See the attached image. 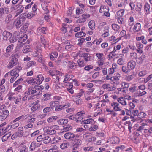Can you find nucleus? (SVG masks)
<instances>
[{
  "label": "nucleus",
  "instance_id": "f257e3e1",
  "mask_svg": "<svg viewBox=\"0 0 152 152\" xmlns=\"http://www.w3.org/2000/svg\"><path fill=\"white\" fill-rule=\"evenodd\" d=\"M22 68L21 66L17 67L8 73H7L5 75V77H10L11 76L10 82L11 83H13L19 75V73L22 70Z\"/></svg>",
  "mask_w": 152,
  "mask_h": 152
},
{
  "label": "nucleus",
  "instance_id": "f03ea898",
  "mask_svg": "<svg viewBox=\"0 0 152 152\" xmlns=\"http://www.w3.org/2000/svg\"><path fill=\"white\" fill-rule=\"evenodd\" d=\"M26 18L23 15H21L14 21L13 25L17 28L22 26L25 22Z\"/></svg>",
  "mask_w": 152,
  "mask_h": 152
},
{
  "label": "nucleus",
  "instance_id": "7ed1b4c3",
  "mask_svg": "<svg viewBox=\"0 0 152 152\" xmlns=\"http://www.w3.org/2000/svg\"><path fill=\"white\" fill-rule=\"evenodd\" d=\"M59 129V126L54 125L50 126H47L43 128V131L45 134L48 135H52L55 134L56 131V130Z\"/></svg>",
  "mask_w": 152,
  "mask_h": 152
},
{
  "label": "nucleus",
  "instance_id": "20e7f679",
  "mask_svg": "<svg viewBox=\"0 0 152 152\" xmlns=\"http://www.w3.org/2000/svg\"><path fill=\"white\" fill-rule=\"evenodd\" d=\"M37 140L38 142L42 141L45 144H47L50 142L51 139L50 137L45 134L41 135L37 138Z\"/></svg>",
  "mask_w": 152,
  "mask_h": 152
},
{
  "label": "nucleus",
  "instance_id": "39448f33",
  "mask_svg": "<svg viewBox=\"0 0 152 152\" xmlns=\"http://www.w3.org/2000/svg\"><path fill=\"white\" fill-rule=\"evenodd\" d=\"M9 114V111L7 110L6 107L2 105L0 107V117L3 119H5Z\"/></svg>",
  "mask_w": 152,
  "mask_h": 152
},
{
  "label": "nucleus",
  "instance_id": "423d86ee",
  "mask_svg": "<svg viewBox=\"0 0 152 152\" xmlns=\"http://www.w3.org/2000/svg\"><path fill=\"white\" fill-rule=\"evenodd\" d=\"M23 127H19L18 131L11 136V139L13 140L17 137H21L23 136Z\"/></svg>",
  "mask_w": 152,
  "mask_h": 152
},
{
  "label": "nucleus",
  "instance_id": "0eeeda50",
  "mask_svg": "<svg viewBox=\"0 0 152 152\" xmlns=\"http://www.w3.org/2000/svg\"><path fill=\"white\" fill-rule=\"evenodd\" d=\"M39 92L36 90L35 86L34 87L33 86L30 87L27 91L25 92V94L29 95L34 94L35 95H39Z\"/></svg>",
  "mask_w": 152,
  "mask_h": 152
},
{
  "label": "nucleus",
  "instance_id": "6e6552de",
  "mask_svg": "<svg viewBox=\"0 0 152 152\" xmlns=\"http://www.w3.org/2000/svg\"><path fill=\"white\" fill-rule=\"evenodd\" d=\"M78 137H75L74 138V144L72 147V150H76L77 148L80 146L82 143V141L81 140L78 138Z\"/></svg>",
  "mask_w": 152,
  "mask_h": 152
},
{
  "label": "nucleus",
  "instance_id": "1a4fd4ad",
  "mask_svg": "<svg viewBox=\"0 0 152 152\" xmlns=\"http://www.w3.org/2000/svg\"><path fill=\"white\" fill-rule=\"evenodd\" d=\"M27 39V35L25 34L22 37H21L18 41L19 44L17 46L16 48L18 50L20 49L23 47L24 42Z\"/></svg>",
  "mask_w": 152,
  "mask_h": 152
},
{
  "label": "nucleus",
  "instance_id": "9d476101",
  "mask_svg": "<svg viewBox=\"0 0 152 152\" xmlns=\"http://www.w3.org/2000/svg\"><path fill=\"white\" fill-rule=\"evenodd\" d=\"M79 56L80 57H83L86 62L91 61L93 60L92 55L87 53H80Z\"/></svg>",
  "mask_w": 152,
  "mask_h": 152
},
{
  "label": "nucleus",
  "instance_id": "9b49d317",
  "mask_svg": "<svg viewBox=\"0 0 152 152\" xmlns=\"http://www.w3.org/2000/svg\"><path fill=\"white\" fill-rule=\"evenodd\" d=\"M64 137L66 139L68 140L69 141H73L75 137H79V135L77 134L75 135L71 132H68L64 134Z\"/></svg>",
  "mask_w": 152,
  "mask_h": 152
},
{
  "label": "nucleus",
  "instance_id": "f8f14e48",
  "mask_svg": "<svg viewBox=\"0 0 152 152\" xmlns=\"http://www.w3.org/2000/svg\"><path fill=\"white\" fill-rule=\"evenodd\" d=\"M48 74L51 75V76H54L55 75H57L62 76L63 74V73L59 71L52 69H50L48 71Z\"/></svg>",
  "mask_w": 152,
  "mask_h": 152
},
{
  "label": "nucleus",
  "instance_id": "ddd939ff",
  "mask_svg": "<svg viewBox=\"0 0 152 152\" xmlns=\"http://www.w3.org/2000/svg\"><path fill=\"white\" fill-rule=\"evenodd\" d=\"M137 55L136 53H134V59L135 58L136 62L138 64H141L145 58V56L144 55H142L140 57L137 58Z\"/></svg>",
  "mask_w": 152,
  "mask_h": 152
},
{
  "label": "nucleus",
  "instance_id": "4468645a",
  "mask_svg": "<svg viewBox=\"0 0 152 152\" xmlns=\"http://www.w3.org/2000/svg\"><path fill=\"white\" fill-rule=\"evenodd\" d=\"M17 59L15 57H13L11 59L7 67L9 68H12L16 64Z\"/></svg>",
  "mask_w": 152,
  "mask_h": 152
},
{
  "label": "nucleus",
  "instance_id": "2eb2a0df",
  "mask_svg": "<svg viewBox=\"0 0 152 152\" xmlns=\"http://www.w3.org/2000/svg\"><path fill=\"white\" fill-rule=\"evenodd\" d=\"M12 36V34L11 33L6 31H4L3 33V38L4 41L9 40Z\"/></svg>",
  "mask_w": 152,
  "mask_h": 152
},
{
  "label": "nucleus",
  "instance_id": "dca6fc26",
  "mask_svg": "<svg viewBox=\"0 0 152 152\" xmlns=\"http://www.w3.org/2000/svg\"><path fill=\"white\" fill-rule=\"evenodd\" d=\"M110 105L111 107H113L114 111H121V109L119 106V103L116 102H113L111 103Z\"/></svg>",
  "mask_w": 152,
  "mask_h": 152
},
{
  "label": "nucleus",
  "instance_id": "f3484780",
  "mask_svg": "<svg viewBox=\"0 0 152 152\" xmlns=\"http://www.w3.org/2000/svg\"><path fill=\"white\" fill-rule=\"evenodd\" d=\"M47 31V28L44 27H39L37 29V34L38 35H41L42 34H45Z\"/></svg>",
  "mask_w": 152,
  "mask_h": 152
},
{
  "label": "nucleus",
  "instance_id": "a211bd4d",
  "mask_svg": "<svg viewBox=\"0 0 152 152\" xmlns=\"http://www.w3.org/2000/svg\"><path fill=\"white\" fill-rule=\"evenodd\" d=\"M17 7L15 13L16 14V16L18 15L21 13L24 10V7L23 6L18 4L16 6Z\"/></svg>",
  "mask_w": 152,
  "mask_h": 152
},
{
  "label": "nucleus",
  "instance_id": "6ab92c4d",
  "mask_svg": "<svg viewBox=\"0 0 152 152\" xmlns=\"http://www.w3.org/2000/svg\"><path fill=\"white\" fill-rule=\"evenodd\" d=\"M102 87L104 89L107 91H111L114 89V87L109 84H104L102 86Z\"/></svg>",
  "mask_w": 152,
  "mask_h": 152
},
{
  "label": "nucleus",
  "instance_id": "aec40b11",
  "mask_svg": "<svg viewBox=\"0 0 152 152\" xmlns=\"http://www.w3.org/2000/svg\"><path fill=\"white\" fill-rule=\"evenodd\" d=\"M42 2L41 4L42 8L44 10V13L47 14L49 12L48 5L47 4V3H48L46 2Z\"/></svg>",
  "mask_w": 152,
  "mask_h": 152
},
{
  "label": "nucleus",
  "instance_id": "412c9836",
  "mask_svg": "<svg viewBox=\"0 0 152 152\" xmlns=\"http://www.w3.org/2000/svg\"><path fill=\"white\" fill-rule=\"evenodd\" d=\"M120 78V75L118 73H116L114 75L111 77V81L113 82V83L117 82L119 80Z\"/></svg>",
  "mask_w": 152,
  "mask_h": 152
},
{
  "label": "nucleus",
  "instance_id": "4be33fe9",
  "mask_svg": "<svg viewBox=\"0 0 152 152\" xmlns=\"http://www.w3.org/2000/svg\"><path fill=\"white\" fill-rule=\"evenodd\" d=\"M135 92L134 96L135 97L140 96L146 94V92L142 90L137 89L136 91H134Z\"/></svg>",
  "mask_w": 152,
  "mask_h": 152
},
{
  "label": "nucleus",
  "instance_id": "5701e85b",
  "mask_svg": "<svg viewBox=\"0 0 152 152\" xmlns=\"http://www.w3.org/2000/svg\"><path fill=\"white\" fill-rule=\"evenodd\" d=\"M44 80V77L42 75L40 74L37 75L36 79H35V83L38 85L40 84Z\"/></svg>",
  "mask_w": 152,
  "mask_h": 152
},
{
  "label": "nucleus",
  "instance_id": "b1692460",
  "mask_svg": "<svg viewBox=\"0 0 152 152\" xmlns=\"http://www.w3.org/2000/svg\"><path fill=\"white\" fill-rule=\"evenodd\" d=\"M128 23L129 25L128 27L129 31L132 32L133 31V27H132L133 25V17H130L129 19L128 20Z\"/></svg>",
  "mask_w": 152,
  "mask_h": 152
},
{
  "label": "nucleus",
  "instance_id": "393cba45",
  "mask_svg": "<svg viewBox=\"0 0 152 152\" xmlns=\"http://www.w3.org/2000/svg\"><path fill=\"white\" fill-rule=\"evenodd\" d=\"M136 46L138 49H136L137 51L139 53H141L142 52V49L143 47V45L141 43L137 42L136 43Z\"/></svg>",
  "mask_w": 152,
  "mask_h": 152
},
{
  "label": "nucleus",
  "instance_id": "a878e982",
  "mask_svg": "<svg viewBox=\"0 0 152 152\" xmlns=\"http://www.w3.org/2000/svg\"><path fill=\"white\" fill-rule=\"evenodd\" d=\"M40 107V105L38 103H34L31 108V110L33 112L38 110Z\"/></svg>",
  "mask_w": 152,
  "mask_h": 152
},
{
  "label": "nucleus",
  "instance_id": "bb28decb",
  "mask_svg": "<svg viewBox=\"0 0 152 152\" xmlns=\"http://www.w3.org/2000/svg\"><path fill=\"white\" fill-rule=\"evenodd\" d=\"M98 124H91V126L89 128L88 130L90 132L95 131L98 129Z\"/></svg>",
  "mask_w": 152,
  "mask_h": 152
},
{
  "label": "nucleus",
  "instance_id": "cd10ccee",
  "mask_svg": "<svg viewBox=\"0 0 152 152\" xmlns=\"http://www.w3.org/2000/svg\"><path fill=\"white\" fill-rule=\"evenodd\" d=\"M109 11V9L107 6H101L100 7L99 12L100 13H104L107 12Z\"/></svg>",
  "mask_w": 152,
  "mask_h": 152
},
{
  "label": "nucleus",
  "instance_id": "c85d7f7f",
  "mask_svg": "<svg viewBox=\"0 0 152 152\" xmlns=\"http://www.w3.org/2000/svg\"><path fill=\"white\" fill-rule=\"evenodd\" d=\"M68 122V120L66 119H61L57 120V122L59 125H65Z\"/></svg>",
  "mask_w": 152,
  "mask_h": 152
},
{
  "label": "nucleus",
  "instance_id": "c756f323",
  "mask_svg": "<svg viewBox=\"0 0 152 152\" xmlns=\"http://www.w3.org/2000/svg\"><path fill=\"white\" fill-rule=\"evenodd\" d=\"M150 8V7L149 4L148 3H145L144 5V10L145 14H148L150 13L149 11Z\"/></svg>",
  "mask_w": 152,
  "mask_h": 152
},
{
  "label": "nucleus",
  "instance_id": "7c9ffc66",
  "mask_svg": "<svg viewBox=\"0 0 152 152\" xmlns=\"http://www.w3.org/2000/svg\"><path fill=\"white\" fill-rule=\"evenodd\" d=\"M86 131V129L82 127H78L76 129V132H75V133H76V132H77V133L81 135L84 133Z\"/></svg>",
  "mask_w": 152,
  "mask_h": 152
},
{
  "label": "nucleus",
  "instance_id": "2f4dec72",
  "mask_svg": "<svg viewBox=\"0 0 152 152\" xmlns=\"http://www.w3.org/2000/svg\"><path fill=\"white\" fill-rule=\"evenodd\" d=\"M31 49L30 46L29 45H27L23 48V53H27L29 52L31 50Z\"/></svg>",
  "mask_w": 152,
  "mask_h": 152
},
{
  "label": "nucleus",
  "instance_id": "473e14b6",
  "mask_svg": "<svg viewBox=\"0 0 152 152\" xmlns=\"http://www.w3.org/2000/svg\"><path fill=\"white\" fill-rule=\"evenodd\" d=\"M124 13V11L123 10H120L118 11L116 15L115 16L117 18H121L123 15Z\"/></svg>",
  "mask_w": 152,
  "mask_h": 152
},
{
  "label": "nucleus",
  "instance_id": "72a5a7b5",
  "mask_svg": "<svg viewBox=\"0 0 152 152\" xmlns=\"http://www.w3.org/2000/svg\"><path fill=\"white\" fill-rule=\"evenodd\" d=\"M125 99L123 97H120L118 99V101L123 105H125L126 104V102L125 100Z\"/></svg>",
  "mask_w": 152,
  "mask_h": 152
},
{
  "label": "nucleus",
  "instance_id": "f704fd0d",
  "mask_svg": "<svg viewBox=\"0 0 152 152\" xmlns=\"http://www.w3.org/2000/svg\"><path fill=\"white\" fill-rule=\"evenodd\" d=\"M13 35L18 39L19 38H20L21 37H22L24 35H22V34L20 33V32L18 31H16L13 33Z\"/></svg>",
  "mask_w": 152,
  "mask_h": 152
},
{
  "label": "nucleus",
  "instance_id": "c9c22d12",
  "mask_svg": "<svg viewBox=\"0 0 152 152\" xmlns=\"http://www.w3.org/2000/svg\"><path fill=\"white\" fill-rule=\"evenodd\" d=\"M89 28L93 30L95 28V24L94 20H91L88 23Z\"/></svg>",
  "mask_w": 152,
  "mask_h": 152
},
{
  "label": "nucleus",
  "instance_id": "e433bc0d",
  "mask_svg": "<svg viewBox=\"0 0 152 152\" xmlns=\"http://www.w3.org/2000/svg\"><path fill=\"white\" fill-rule=\"evenodd\" d=\"M126 31L124 30H123L120 33L119 35L120 37H123L125 36V37L127 39L129 37L130 35L129 34H127L126 35Z\"/></svg>",
  "mask_w": 152,
  "mask_h": 152
},
{
  "label": "nucleus",
  "instance_id": "4c0bfd02",
  "mask_svg": "<svg viewBox=\"0 0 152 152\" xmlns=\"http://www.w3.org/2000/svg\"><path fill=\"white\" fill-rule=\"evenodd\" d=\"M86 35V34L83 31L77 32L75 34V36L76 37H85Z\"/></svg>",
  "mask_w": 152,
  "mask_h": 152
},
{
  "label": "nucleus",
  "instance_id": "58836bf2",
  "mask_svg": "<svg viewBox=\"0 0 152 152\" xmlns=\"http://www.w3.org/2000/svg\"><path fill=\"white\" fill-rule=\"evenodd\" d=\"M12 16L11 14L8 15L6 17L5 19V21L6 23H8L12 20Z\"/></svg>",
  "mask_w": 152,
  "mask_h": 152
},
{
  "label": "nucleus",
  "instance_id": "ea45409f",
  "mask_svg": "<svg viewBox=\"0 0 152 152\" xmlns=\"http://www.w3.org/2000/svg\"><path fill=\"white\" fill-rule=\"evenodd\" d=\"M58 147L56 145L52 146L48 151V152H57Z\"/></svg>",
  "mask_w": 152,
  "mask_h": 152
},
{
  "label": "nucleus",
  "instance_id": "a19ab883",
  "mask_svg": "<svg viewBox=\"0 0 152 152\" xmlns=\"http://www.w3.org/2000/svg\"><path fill=\"white\" fill-rule=\"evenodd\" d=\"M37 13H35L31 11L28 13L27 15V17L28 19H31L36 15Z\"/></svg>",
  "mask_w": 152,
  "mask_h": 152
},
{
  "label": "nucleus",
  "instance_id": "79ce46f5",
  "mask_svg": "<svg viewBox=\"0 0 152 152\" xmlns=\"http://www.w3.org/2000/svg\"><path fill=\"white\" fill-rule=\"evenodd\" d=\"M105 61V58H104L102 59H100L98 60L97 63L99 66H102L104 64Z\"/></svg>",
  "mask_w": 152,
  "mask_h": 152
},
{
  "label": "nucleus",
  "instance_id": "37998d69",
  "mask_svg": "<svg viewBox=\"0 0 152 152\" xmlns=\"http://www.w3.org/2000/svg\"><path fill=\"white\" fill-rule=\"evenodd\" d=\"M86 113V112L85 111L82 110L77 113L76 115V117L78 116L80 117V118H81V116H83L85 115Z\"/></svg>",
  "mask_w": 152,
  "mask_h": 152
},
{
  "label": "nucleus",
  "instance_id": "c03bdc74",
  "mask_svg": "<svg viewBox=\"0 0 152 152\" xmlns=\"http://www.w3.org/2000/svg\"><path fill=\"white\" fill-rule=\"evenodd\" d=\"M127 68L130 70L133 69V61H130L128 63Z\"/></svg>",
  "mask_w": 152,
  "mask_h": 152
},
{
  "label": "nucleus",
  "instance_id": "a18cd8bd",
  "mask_svg": "<svg viewBox=\"0 0 152 152\" xmlns=\"http://www.w3.org/2000/svg\"><path fill=\"white\" fill-rule=\"evenodd\" d=\"M115 52L116 51L114 50L110 52L108 55L109 58L110 59L115 57L117 55L115 53Z\"/></svg>",
  "mask_w": 152,
  "mask_h": 152
},
{
  "label": "nucleus",
  "instance_id": "49530a36",
  "mask_svg": "<svg viewBox=\"0 0 152 152\" xmlns=\"http://www.w3.org/2000/svg\"><path fill=\"white\" fill-rule=\"evenodd\" d=\"M40 39L42 43L44 45V48H45V47H46V45L47 43V41L44 38L43 36L42 35H41Z\"/></svg>",
  "mask_w": 152,
  "mask_h": 152
},
{
  "label": "nucleus",
  "instance_id": "de8ad7c7",
  "mask_svg": "<svg viewBox=\"0 0 152 152\" xmlns=\"http://www.w3.org/2000/svg\"><path fill=\"white\" fill-rule=\"evenodd\" d=\"M58 117L56 116H52L50 117L47 119V121L48 123H51L54 121L55 120H56Z\"/></svg>",
  "mask_w": 152,
  "mask_h": 152
},
{
  "label": "nucleus",
  "instance_id": "09e8293b",
  "mask_svg": "<svg viewBox=\"0 0 152 152\" xmlns=\"http://www.w3.org/2000/svg\"><path fill=\"white\" fill-rule=\"evenodd\" d=\"M95 56L97 58L98 60L105 58V57L104 56V54L102 53H96Z\"/></svg>",
  "mask_w": 152,
  "mask_h": 152
},
{
  "label": "nucleus",
  "instance_id": "8fccbe9b",
  "mask_svg": "<svg viewBox=\"0 0 152 152\" xmlns=\"http://www.w3.org/2000/svg\"><path fill=\"white\" fill-rule=\"evenodd\" d=\"M36 148V143L34 142H32L30 146V150L32 151L34 150L35 148Z\"/></svg>",
  "mask_w": 152,
  "mask_h": 152
},
{
  "label": "nucleus",
  "instance_id": "3c124183",
  "mask_svg": "<svg viewBox=\"0 0 152 152\" xmlns=\"http://www.w3.org/2000/svg\"><path fill=\"white\" fill-rule=\"evenodd\" d=\"M14 48V45L11 44L8 46L6 49V51L7 52H10L12 51Z\"/></svg>",
  "mask_w": 152,
  "mask_h": 152
},
{
  "label": "nucleus",
  "instance_id": "603ef678",
  "mask_svg": "<svg viewBox=\"0 0 152 152\" xmlns=\"http://www.w3.org/2000/svg\"><path fill=\"white\" fill-rule=\"evenodd\" d=\"M23 79L22 78H20L16 81L13 84V87H15L19 85L20 83L22 82Z\"/></svg>",
  "mask_w": 152,
  "mask_h": 152
},
{
  "label": "nucleus",
  "instance_id": "864d4df0",
  "mask_svg": "<svg viewBox=\"0 0 152 152\" xmlns=\"http://www.w3.org/2000/svg\"><path fill=\"white\" fill-rule=\"evenodd\" d=\"M69 146L68 143H64L61 144L60 145V148L62 149H64L67 148Z\"/></svg>",
  "mask_w": 152,
  "mask_h": 152
},
{
  "label": "nucleus",
  "instance_id": "5fc2aeb1",
  "mask_svg": "<svg viewBox=\"0 0 152 152\" xmlns=\"http://www.w3.org/2000/svg\"><path fill=\"white\" fill-rule=\"evenodd\" d=\"M70 80V78L68 76V74L66 73L64 76V79L63 81V82L65 83H67L69 82V81Z\"/></svg>",
  "mask_w": 152,
  "mask_h": 152
},
{
  "label": "nucleus",
  "instance_id": "6e6d98bb",
  "mask_svg": "<svg viewBox=\"0 0 152 152\" xmlns=\"http://www.w3.org/2000/svg\"><path fill=\"white\" fill-rule=\"evenodd\" d=\"M135 30L136 32L139 31L141 28V25L140 23H137L134 26Z\"/></svg>",
  "mask_w": 152,
  "mask_h": 152
},
{
  "label": "nucleus",
  "instance_id": "4d7b16f0",
  "mask_svg": "<svg viewBox=\"0 0 152 152\" xmlns=\"http://www.w3.org/2000/svg\"><path fill=\"white\" fill-rule=\"evenodd\" d=\"M90 17V15L88 14H83L82 15L81 17L85 22L87 19L89 18Z\"/></svg>",
  "mask_w": 152,
  "mask_h": 152
},
{
  "label": "nucleus",
  "instance_id": "13d9d810",
  "mask_svg": "<svg viewBox=\"0 0 152 152\" xmlns=\"http://www.w3.org/2000/svg\"><path fill=\"white\" fill-rule=\"evenodd\" d=\"M14 94L12 93H10L7 95L8 96V99L10 101L13 100L15 99V98L13 96Z\"/></svg>",
  "mask_w": 152,
  "mask_h": 152
},
{
  "label": "nucleus",
  "instance_id": "bf43d9fd",
  "mask_svg": "<svg viewBox=\"0 0 152 152\" xmlns=\"http://www.w3.org/2000/svg\"><path fill=\"white\" fill-rule=\"evenodd\" d=\"M77 63L80 67L84 66L85 65L84 61L81 59H79L78 60Z\"/></svg>",
  "mask_w": 152,
  "mask_h": 152
},
{
  "label": "nucleus",
  "instance_id": "052dcab7",
  "mask_svg": "<svg viewBox=\"0 0 152 152\" xmlns=\"http://www.w3.org/2000/svg\"><path fill=\"white\" fill-rule=\"evenodd\" d=\"M36 64V63L35 61H31L28 62L27 66L28 68H29L32 66L35 65Z\"/></svg>",
  "mask_w": 152,
  "mask_h": 152
},
{
  "label": "nucleus",
  "instance_id": "680f3d73",
  "mask_svg": "<svg viewBox=\"0 0 152 152\" xmlns=\"http://www.w3.org/2000/svg\"><path fill=\"white\" fill-rule=\"evenodd\" d=\"M61 140V138L60 137L58 136L56 137L53 139V142H52V143H57L58 142H59Z\"/></svg>",
  "mask_w": 152,
  "mask_h": 152
},
{
  "label": "nucleus",
  "instance_id": "e2e57ef3",
  "mask_svg": "<svg viewBox=\"0 0 152 152\" xmlns=\"http://www.w3.org/2000/svg\"><path fill=\"white\" fill-rule=\"evenodd\" d=\"M53 110V108L51 107H47L43 110V112L44 113H47Z\"/></svg>",
  "mask_w": 152,
  "mask_h": 152
},
{
  "label": "nucleus",
  "instance_id": "0e129e2a",
  "mask_svg": "<svg viewBox=\"0 0 152 152\" xmlns=\"http://www.w3.org/2000/svg\"><path fill=\"white\" fill-rule=\"evenodd\" d=\"M68 66V67L72 69H74L76 68L75 64L73 62H69Z\"/></svg>",
  "mask_w": 152,
  "mask_h": 152
},
{
  "label": "nucleus",
  "instance_id": "69168bd1",
  "mask_svg": "<svg viewBox=\"0 0 152 152\" xmlns=\"http://www.w3.org/2000/svg\"><path fill=\"white\" fill-rule=\"evenodd\" d=\"M93 149V148L91 146L85 147L83 148V150L84 151H92Z\"/></svg>",
  "mask_w": 152,
  "mask_h": 152
},
{
  "label": "nucleus",
  "instance_id": "338daca9",
  "mask_svg": "<svg viewBox=\"0 0 152 152\" xmlns=\"http://www.w3.org/2000/svg\"><path fill=\"white\" fill-rule=\"evenodd\" d=\"M112 28L114 31H118V30L120 28L119 26L118 25L115 24H113L112 25Z\"/></svg>",
  "mask_w": 152,
  "mask_h": 152
},
{
  "label": "nucleus",
  "instance_id": "774afa93",
  "mask_svg": "<svg viewBox=\"0 0 152 152\" xmlns=\"http://www.w3.org/2000/svg\"><path fill=\"white\" fill-rule=\"evenodd\" d=\"M28 148L26 146H23L20 148V152H27Z\"/></svg>",
  "mask_w": 152,
  "mask_h": 152
}]
</instances>
